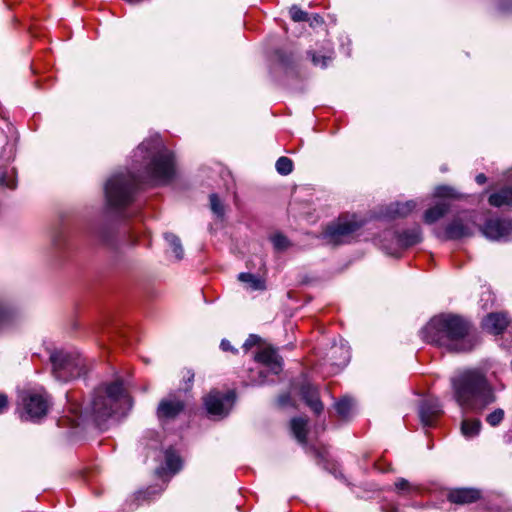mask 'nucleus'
Segmentation results:
<instances>
[{
    "label": "nucleus",
    "instance_id": "473e14b6",
    "mask_svg": "<svg viewBox=\"0 0 512 512\" xmlns=\"http://www.w3.org/2000/svg\"><path fill=\"white\" fill-rule=\"evenodd\" d=\"M503 419H504V410L501 408H497L494 411H492L491 413H489L486 416L485 420L490 426L496 427L502 422Z\"/></svg>",
    "mask_w": 512,
    "mask_h": 512
},
{
    "label": "nucleus",
    "instance_id": "20e7f679",
    "mask_svg": "<svg viewBox=\"0 0 512 512\" xmlns=\"http://www.w3.org/2000/svg\"><path fill=\"white\" fill-rule=\"evenodd\" d=\"M131 407V399L123 388L122 382L115 381L95 390L89 404L84 409L86 418L101 425L113 414L123 413Z\"/></svg>",
    "mask_w": 512,
    "mask_h": 512
},
{
    "label": "nucleus",
    "instance_id": "bb28decb",
    "mask_svg": "<svg viewBox=\"0 0 512 512\" xmlns=\"http://www.w3.org/2000/svg\"><path fill=\"white\" fill-rule=\"evenodd\" d=\"M15 320L14 312L0 304V333L10 328Z\"/></svg>",
    "mask_w": 512,
    "mask_h": 512
},
{
    "label": "nucleus",
    "instance_id": "4c0bfd02",
    "mask_svg": "<svg viewBox=\"0 0 512 512\" xmlns=\"http://www.w3.org/2000/svg\"><path fill=\"white\" fill-rule=\"evenodd\" d=\"M220 347L223 351H231L232 353H237V350L234 349L230 342L226 339H223L221 341Z\"/></svg>",
    "mask_w": 512,
    "mask_h": 512
},
{
    "label": "nucleus",
    "instance_id": "6e6552de",
    "mask_svg": "<svg viewBox=\"0 0 512 512\" xmlns=\"http://www.w3.org/2000/svg\"><path fill=\"white\" fill-rule=\"evenodd\" d=\"M234 400V392L220 393L218 391H211L204 398V405L210 417L222 419L231 411Z\"/></svg>",
    "mask_w": 512,
    "mask_h": 512
},
{
    "label": "nucleus",
    "instance_id": "72a5a7b5",
    "mask_svg": "<svg viewBox=\"0 0 512 512\" xmlns=\"http://www.w3.org/2000/svg\"><path fill=\"white\" fill-rule=\"evenodd\" d=\"M271 242L277 251H284L290 246L289 240L282 234L273 235Z\"/></svg>",
    "mask_w": 512,
    "mask_h": 512
},
{
    "label": "nucleus",
    "instance_id": "ddd939ff",
    "mask_svg": "<svg viewBox=\"0 0 512 512\" xmlns=\"http://www.w3.org/2000/svg\"><path fill=\"white\" fill-rule=\"evenodd\" d=\"M255 360L265 365L273 374L282 370V359L272 347L262 348L255 356Z\"/></svg>",
    "mask_w": 512,
    "mask_h": 512
},
{
    "label": "nucleus",
    "instance_id": "e433bc0d",
    "mask_svg": "<svg viewBox=\"0 0 512 512\" xmlns=\"http://www.w3.org/2000/svg\"><path fill=\"white\" fill-rule=\"evenodd\" d=\"M260 337L254 334L249 335L246 341L243 344V349L248 351L250 348L258 345L260 343Z\"/></svg>",
    "mask_w": 512,
    "mask_h": 512
},
{
    "label": "nucleus",
    "instance_id": "79ce46f5",
    "mask_svg": "<svg viewBox=\"0 0 512 512\" xmlns=\"http://www.w3.org/2000/svg\"><path fill=\"white\" fill-rule=\"evenodd\" d=\"M487 178L484 174L480 173L476 176V182L480 185L484 184L486 182Z\"/></svg>",
    "mask_w": 512,
    "mask_h": 512
},
{
    "label": "nucleus",
    "instance_id": "a211bd4d",
    "mask_svg": "<svg viewBox=\"0 0 512 512\" xmlns=\"http://www.w3.org/2000/svg\"><path fill=\"white\" fill-rule=\"evenodd\" d=\"M417 207V202L409 200L406 202H395L386 208L385 216L391 219L408 216Z\"/></svg>",
    "mask_w": 512,
    "mask_h": 512
},
{
    "label": "nucleus",
    "instance_id": "2eb2a0df",
    "mask_svg": "<svg viewBox=\"0 0 512 512\" xmlns=\"http://www.w3.org/2000/svg\"><path fill=\"white\" fill-rule=\"evenodd\" d=\"M508 325L507 316L503 313H491L487 315L483 321L482 326L487 332L491 334H500Z\"/></svg>",
    "mask_w": 512,
    "mask_h": 512
},
{
    "label": "nucleus",
    "instance_id": "f03ea898",
    "mask_svg": "<svg viewBox=\"0 0 512 512\" xmlns=\"http://www.w3.org/2000/svg\"><path fill=\"white\" fill-rule=\"evenodd\" d=\"M421 337L451 352H468L478 343L477 336L470 332L469 323L452 314L433 317L421 330Z\"/></svg>",
    "mask_w": 512,
    "mask_h": 512
},
{
    "label": "nucleus",
    "instance_id": "2f4dec72",
    "mask_svg": "<svg viewBox=\"0 0 512 512\" xmlns=\"http://www.w3.org/2000/svg\"><path fill=\"white\" fill-rule=\"evenodd\" d=\"M333 53H329L328 55H317L315 52H309V55L311 56V60L315 66H319L321 68H326L328 64L333 59Z\"/></svg>",
    "mask_w": 512,
    "mask_h": 512
},
{
    "label": "nucleus",
    "instance_id": "393cba45",
    "mask_svg": "<svg viewBox=\"0 0 512 512\" xmlns=\"http://www.w3.org/2000/svg\"><path fill=\"white\" fill-rule=\"evenodd\" d=\"M164 238L174 253L176 260H182L184 257V249L179 237L173 233H165Z\"/></svg>",
    "mask_w": 512,
    "mask_h": 512
},
{
    "label": "nucleus",
    "instance_id": "a878e982",
    "mask_svg": "<svg viewBox=\"0 0 512 512\" xmlns=\"http://www.w3.org/2000/svg\"><path fill=\"white\" fill-rule=\"evenodd\" d=\"M354 407H355V404H354L353 399L348 398V397L342 398L340 401H338L335 404V409H336L338 415L342 419H345V420L348 419L352 415V413L354 411Z\"/></svg>",
    "mask_w": 512,
    "mask_h": 512
},
{
    "label": "nucleus",
    "instance_id": "ea45409f",
    "mask_svg": "<svg viewBox=\"0 0 512 512\" xmlns=\"http://www.w3.org/2000/svg\"><path fill=\"white\" fill-rule=\"evenodd\" d=\"M183 379L187 383H191L194 379V373L191 370H186L185 374L183 375Z\"/></svg>",
    "mask_w": 512,
    "mask_h": 512
},
{
    "label": "nucleus",
    "instance_id": "f704fd0d",
    "mask_svg": "<svg viewBox=\"0 0 512 512\" xmlns=\"http://www.w3.org/2000/svg\"><path fill=\"white\" fill-rule=\"evenodd\" d=\"M210 208L216 216L222 217L224 215V206L217 194L210 195Z\"/></svg>",
    "mask_w": 512,
    "mask_h": 512
},
{
    "label": "nucleus",
    "instance_id": "0eeeda50",
    "mask_svg": "<svg viewBox=\"0 0 512 512\" xmlns=\"http://www.w3.org/2000/svg\"><path fill=\"white\" fill-rule=\"evenodd\" d=\"M20 417L36 421L46 416L50 408V398L43 390L25 391L19 398Z\"/></svg>",
    "mask_w": 512,
    "mask_h": 512
},
{
    "label": "nucleus",
    "instance_id": "c756f323",
    "mask_svg": "<svg viewBox=\"0 0 512 512\" xmlns=\"http://www.w3.org/2000/svg\"><path fill=\"white\" fill-rule=\"evenodd\" d=\"M275 167L279 174L288 175L293 170V162L288 157L283 156L276 161Z\"/></svg>",
    "mask_w": 512,
    "mask_h": 512
},
{
    "label": "nucleus",
    "instance_id": "37998d69",
    "mask_svg": "<svg viewBox=\"0 0 512 512\" xmlns=\"http://www.w3.org/2000/svg\"><path fill=\"white\" fill-rule=\"evenodd\" d=\"M313 20H314V22H316L317 24L322 22V18H321L319 15H315V16H314V18H313Z\"/></svg>",
    "mask_w": 512,
    "mask_h": 512
},
{
    "label": "nucleus",
    "instance_id": "f8f14e48",
    "mask_svg": "<svg viewBox=\"0 0 512 512\" xmlns=\"http://www.w3.org/2000/svg\"><path fill=\"white\" fill-rule=\"evenodd\" d=\"M184 409V404L175 396H169L163 399L157 408V416L160 420H170L175 418Z\"/></svg>",
    "mask_w": 512,
    "mask_h": 512
},
{
    "label": "nucleus",
    "instance_id": "a19ab883",
    "mask_svg": "<svg viewBox=\"0 0 512 512\" xmlns=\"http://www.w3.org/2000/svg\"><path fill=\"white\" fill-rule=\"evenodd\" d=\"M265 377H266V376L263 374V372H262V371H260V372H259V379H258V380H256V381H254V384H255V385H262V384H264V383L266 382V381H265Z\"/></svg>",
    "mask_w": 512,
    "mask_h": 512
},
{
    "label": "nucleus",
    "instance_id": "9b49d317",
    "mask_svg": "<svg viewBox=\"0 0 512 512\" xmlns=\"http://www.w3.org/2000/svg\"><path fill=\"white\" fill-rule=\"evenodd\" d=\"M327 356L331 366L336 368L333 372L346 366L350 360V348L347 342L340 340L339 344H334L330 348Z\"/></svg>",
    "mask_w": 512,
    "mask_h": 512
},
{
    "label": "nucleus",
    "instance_id": "5701e85b",
    "mask_svg": "<svg viewBox=\"0 0 512 512\" xmlns=\"http://www.w3.org/2000/svg\"><path fill=\"white\" fill-rule=\"evenodd\" d=\"M238 280L246 284L252 291L265 289L264 281L252 273L242 272L238 275Z\"/></svg>",
    "mask_w": 512,
    "mask_h": 512
},
{
    "label": "nucleus",
    "instance_id": "b1692460",
    "mask_svg": "<svg viewBox=\"0 0 512 512\" xmlns=\"http://www.w3.org/2000/svg\"><path fill=\"white\" fill-rule=\"evenodd\" d=\"M0 186L14 189L16 187V171L13 167L0 166Z\"/></svg>",
    "mask_w": 512,
    "mask_h": 512
},
{
    "label": "nucleus",
    "instance_id": "f3484780",
    "mask_svg": "<svg viewBox=\"0 0 512 512\" xmlns=\"http://www.w3.org/2000/svg\"><path fill=\"white\" fill-rule=\"evenodd\" d=\"M301 395L306 404L316 413L323 410V404L319 399V393L315 386L306 383L301 387Z\"/></svg>",
    "mask_w": 512,
    "mask_h": 512
},
{
    "label": "nucleus",
    "instance_id": "7ed1b4c3",
    "mask_svg": "<svg viewBox=\"0 0 512 512\" xmlns=\"http://www.w3.org/2000/svg\"><path fill=\"white\" fill-rule=\"evenodd\" d=\"M451 387L463 411L481 412L496 401L495 389L481 368L459 370L451 378Z\"/></svg>",
    "mask_w": 512,
    "mask_h": 512
},
{
    "label": "nucleus",
    "instance_id": "cd10ccee",
    "mask_svg": "<svg viewBox=\"0 0 512 512\" xmlns=\"http://www.w3.org/2000/svg\"><path fill=\"white\" fill-rule=\"evenodd\" d=\"M165 464L166 468L171 473H176L181 468V460L177 454H175L172 450H167L165 453Z\"/></svg>",
    "mask_w": 512,
    "mask_h": 512
},
{
    "label": "nucleus",
    "instance_id": "c85d7f7f",
    "mask_svg": "<svg viewBox=\"0 0 512 512\" xmlns=\"http://www.w3.org/2000/svg\"><path fill=\"white\" fill-rule=\"evenodd\" d=\"M395 491L399 495H410L414 491H416V487L412 485L408 480L405 478H399L396 480L395 484Z\"/></svg>",
    "mask_w": 512,
    "mask_h": 512
},
{
    "label": "nucleus",
    "instance_id": "c9c22d12",
    "mask_svg": "<svg viewBox=\"0 0 512 512\" xmlns=\"http://www.w3.org/2000/svg\"><path fill=\"white\" fill-rule=\"evenodd\" d=\"M290 16L296 22L308 21L309 20L308 14L306 12H304L303 10H301L297 6H292L291 7V9H290Z\"/></svg>",
    "mask_w": 512,
    "mask_h": 512
},
{
    "label": "nucleus",
    "instance_id": "7c9ffc66",
    "mask_svg": "<svg viewBox=\"0 0 512 512\" xmlns=\"http://www.w3.org/2000/svg\"><path fill=\"white\" fill-rule=\"evenodd\" d=\"M435 197L438 198H459V193L449 186H438L434 192Z\"/></svg>",
    "mask_w": 512,
    "mask_h": 512
},
{
    "label": "nucleus",
    "instance_id": "58836bf2",
    "mask_svg": "<svg viewBox=\"0 0 512 512\" xmlns=\"http://www.w3.org/2000/svg\"><path fill=\"white\" fill-rule=\"evenodd\" d=\"M8 400L7 397L3 394H0V414L7 408Z\"/></svg>",
    "mask_w": 512,
    "mask_h": 512
},
{
    "label": "nucleus",
    "instance_id": "4468645a",
    "mask_svg": "<svg viewBox=\"0 0 512 512\" xmlns=\"http://www.w3.org/2000/svg\"><path fill=\"white\" fill-rule=\"evenodd\" d=\"M442 412L441 405L436 399L424 400L419 408L421 423L425 427H431L434 419Z\"/></svg>",
    "mask_w": 512,
    "mask_h": 512
},
{
    "label": "nucleus",
    "instance_id": "6ab92c4d",
    "mask_svg": "<svg viewBox=\"0 0 512 512\" xmlns=\"http://www.w3.org/2000/svg\"><path fill=\"white\" fill-rule=\"evenodd\" d=\"M449 208L450 206L446 202L437 203L425 212L424 221L427 224L435 223L449 211Z\"/></svg>",
    "mask_w": 512,
    "mask_h": 512
},
{
    "label": "nucleus",
    "instance_id": "4be33fe9",
    "mask_svg": "<svg viewBox=\"0 0 512 512\" xmlns=\"http://www.w3.org/2000/svg\"><path fill=\"white\" fill-rule=\"evenodd\" d=\"M481 426L479 419H464L461 423V433L465 438H474L480 433Z\"/></svg>",
    "mask_w": 512,
    "mask_h": 512
},
{
    "label": "nucleus",
    "instance_id": "9d476101",
    "mask_svg": "<svg viewBox=\"0 0 512 512\" xmlns=\"http://www.w3.org/2000/svg\"><path fill=\"white\" fill-rule=\"evenodd\" d=\"M482 234L492 241H509L512 239V219L493 218L480 228Z\"/></svg>",
    "mask_w": 512,
    "mask_h": 512
},
{
    "label": "nucleus",
    "instance_id": "dca6fc26",
    "mask_svg": "<svg viewBox=\"0 0 512 512\" xmlns=\"http://www.w3.org/2000/svg\"><path fill=\"white\" fill-rule=\"evenodd\" d=\"M480 498V491L472 488H459L448 493V500L456 504H469Z\"/></svg>",
    "mask_w": 512,
    "mask_h": 512
},
{
    "label": "nucleus",
    "instance_id": "39448f33",
    "mask_svg": "<svg viewBox=\"0 0 512 512\" xmlns=\"http://www.w3.org/2000/svg\"><path fill=\"white\" fill-rule=\"evenodd\" d=\"M54 377L62 382L79 377L83 373L84 359L76 352L54 350L50 353Z\"/></svg>",
    "mask_w": 512,
    "mask_h": 512
},
{
    "label": "nucleus",
    "instance_id": "c03bdc74",
    "mask_svg": "<svg viewBox=\"0 0 512 512\" xmlns=\"http://www.w3.org/2000/svg\"><path fill=\"white\" fill-rule=\"evenodd\" d=\"M386 252H387L388 254H390V255H395V253H394V252H392V251H390V250H388V249H386Z\"/></svg>",
    "mask_w": 512,
    "mask_h": 512
},
{
    "label": "nucleus",
    "instance_id": "1a4fd4ad",
    "mask_svg": "<svg viewBox=\"0 0 512 512\" xmlns=\"http://www.w3.org/2000/svg\"><path fill=\"white\" fill-rule=\"evenodd\" d=\"M476 229V221L472 214L456 217L445 228L444 232L437 231L439 238L447 240H457L464 237H470Z\"/></svg>",
    "mask_w": 512,
    "mask_h": 512
},
{
    "label": "nucleus",
    "instance_id": "412c9836",
    "mask_svg": "<svg viewBox=\"0 0 512 512\" xmlns=\"http://www.w3.org/2000/svg\"><path fill=\"white\" fill-rule=\"evenodd\" d=\"M291 430L296 439L301 443H306L307 419L303 417L293 418L291 420Z\"/></svg>",
    "mask_w": 512,
    "mask_h": 512
},
{
    "label": "nucleus",
    "instance_id": "423d86ee",
    "mask_svg": "<svg viewBox=\"0 0 512 512\" xmlns=\"http://www.w3.org/2000/svg\"><path fill=\"white\" fill-rule=\"evenodd\" d=\"M362 226L363 221L356 215L341 216L326 227L322 237L330 245L349 243Z\"/></svg>",
    "mask_w": 512,
    "mask_h": 512
},
{
    "label": "nucleus",
    "instance_id": "aec40b11",
    "mask_svg": "<svg viewBox=\"0 0 512 512\" xmlns=\"http://www.w3.org/2000/svg\"><path fill=\"white\" fill-rule=\"evenodd\" d=\"M395 238L400 247H409L421 241V232L419 229H412L395 236Z\"/></svg>",
    "mask_w": 512,
    "mask_h": 512
},
{
    "label": "nucleus",
    "instance_id": "f257e3e1",
    "mask_svg": "<svg viewBox=\"0 0 512 512\" xmlns=\"http://www.w3.org/2000/svg\"><path fill=\"white\" fill-rule=\"evenodd\" d=\"M175 176L174 154L166 148L159 136L145 139L133 151L132 170L111 175L104 185L108 207L120 210L135 199L139 184L150 181L166 184Z\"/></svg>",
    "mask_w": 512,
    "mask_h": 512
}]
</instances>
